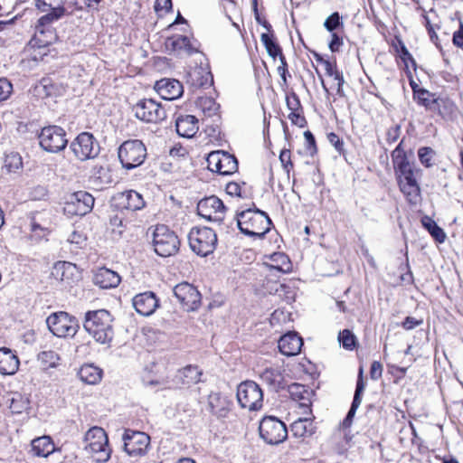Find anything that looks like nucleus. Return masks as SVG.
<instances>
[{"mask_svg": "<svg viewBox=\"0 0 463 463\" xmlns=\"http://www.w3.org/2000/svg\"><path fill=\"white\" fill-rule=\"evenodd\" d=\"M279 160L284 167V169L288 174L290 169L293 167V164L291 162V153L289 150L284 149L281 151L279 155Z\"/></svg>", "mask_w": 463, "mask_h": 463, "instance_id": "4d7b16f0", "label": "nucleus"}, {"mask_svg": "<svg viewBox=\"0 0 463 463\" xmlns=\"http://www.w3.org/2000/svg\"><path fill=\"white\" fill-rule=\"evenodd\" d=\"M422 319H416L412 317H407L402 322V326L405 330H412L413 328L422 325Z\"/></svg>", "mask_w": 463, "mask_h": 463, "instance_id": "052dcab7", "label": "nucleus"}, {"mask_svg": "<svg viewBox=\"0 0 463 463\" xmlns=\"http://www.w3.org/2000/svg\"><path fill=\"white\" fill-rule=\"evenodd\" d=\"M116 200L120 208L129 211H137L145 206L142 195L133 190L119 194Z\"/></svg>", "mask_w": 463, "mask_h": 463, "instance_id": "a878e982", "label": "nucleus"}, {"mask_svg": "<svg viewBox=\"0 0 463 463\" xmlns=\"http://www.w3.org/2000/svg\"><path fill=\"white\" fill-rule=\"evenodd\" d=\"M152 242L156 253L161 257H169L179 250L178 237L165 225H156L152 233Z\"/></svg>", "mask_w": 463, "mask_h": 463, "instance_id": "423d86ee", "label": "nucleus"}, {"mask_svg": "<svg viewBox=\"0 0 463 463\" xmlns=\"http://www.w3.org/2000/svg\"><path fill=\"white\" fill-rule=\"evenodd\" d=\"M12 91V83L6 79H0V101L7 99Z\"/></svg>", "mask_w": 463, "mask_h": 463, "instance_id": "864d4df0", "label": "nucleus"}, {"mask_svg": "<svg viewBox=\"0 0 463 463\" xmlns=\"http://www.w3.org/2000/svg\"><path fill=\"white\" fill-rule=\"evenodd\" d=\"M112 321V316L105 309L89 311L83 326L97 342L106 344L113 337Z\"/></svg>", "mask_w": 463, "mask_h": 463, "instance_id": "7ed1b4c3", "label": "nucleus"}, {"mask_svg": "<svg viewBox=\"0 0 463 463\" xmlns=\"http://www.w3.org/2000/svg\"><path fill=\"white\" fill-rule=\"evenodd\" d=\"M36 7L45 13L38 19L35 33L44 34L48 33L49 39L44 40V43H51L55 39V34L49 29L50 25L63 17L64 15H72L71 0H36Z\"/></svg>", "mask_w": 463, "mask_h": 463, "instance_id": "f03ea898", "label": "nucleus"}, {"mask_svg": "<svg viewBox=\"0 0 463 463\" xmlns=\"http://www.w3.org/2000/svg\"><path fill=\"white\" fill-rule=\"evenodd\" d=\"M118 159L125 169L141 165L146 157V148L138 139L127 140L118 147Z\"/></svg>", "mask_w": 463, "mask_h": 463, "instance_id": "0eeeda50", "label": "nucleus"}, {"mask_svg": "<svg viewBox=\"0 0 463 463\" xmlns=\"http://www.w3.org/2000/svg\"><path fill=\"white\" fill-rule=\"evenodd\" d=\"M436 152L430 146H422L418 149V157L420 164L426 168H430L434 165V158Z\"/></svg>", "mask_w": 463, "mask_h": 463, "instance_id": "a18cd8bd", "label": "nucleus"}, {"mask_svg": "<svg viewBox=\"0 0 463 463\" xmlns=\"http://www.w3.org/2000/svg\"><path fill=\"white\" fill-rule=\"evenodd\" d=\"M302 345V338L297 333H288L279 338L278 347L284 355L293 356L300 352Z\"/></svg>", "mask_w": 463, "mask_h": 463, "instance_id": "5701e85b", "label": "nucleus"}, {"mask_svg": "<svg viewBox=\"0 0 463 463\" xmlns=\"http://www.w3.org/2000/svg\"><path fill=\"white\" fill-rule=\"evenodd\" d=\"M421 222L424 228L438 242H444L446 239L444 231L439 226H438V224L431 218L425 216L422 218Z\"/></svg>", "mask_w": 463, "mask_h": 463, "instance_id": "58836bf2", "label": "nucleus"}, {"mask_svg": "<svg viewBox=\"0 0 463 463\" xmlns=\"http://www.w3.org/2000/svg\"><path fill=\"white\" fill-rule=\"evenodd\" d=\"M49 330L57 337L73 336L78 329V321L66 312H57L46 319Z\"/></svg>", "mask_w": 463, "mask_h": 463, "instance_id": "9b49d317", "label": "nucleus"}, {"mask_svg": "<svg viewBox=\"0 0 463 463\" xmlns=\"http://www.w3.org/2000/svg\"><path fill=\"white\" fill-rule=\"evenodd\" d=\"M279 59H280L281 64L278 67V72L280 75L281 79L283 80V82L286 83L287 82V79H286L287 61L283 55H280Z\"/></svg>", "mask_w": 463, "mask_h": 463, "instance_id": "774afa93", "label": "nucleus"}, {"mask_svg": "<svg viewBox=\"0 0 463 463\" xmlns=\"http://www.w3.org/2000/svg\"><path fill=\"white\" fill-rule=\"evenodd\" d=\"M343 39L339 37L335 33H333L328 47L332 52H338L343 46Z\"/></svg>", "mask_w": 463, "mask_h": 463, "instance_id": "bf43d9fd", "label": "nucleus"}, {"mask_svg": "<svg viewBox=\"0 0 463 463\" xmlns=\"http://www.w3.org/2000/svg\"><path fill=\"white\" fill-rule=\"evenodd\" d=\"M123 440L125 451L131 457L144 456L150 445V437L141 431L127 430Z\"/></svg>", "mask_w": 463, "mask_h": 463, "instance_id": "6ab92c4d", "label": "nucleus"}, {"mask_svg": "<svg viewBox=\"0 0 463 463\" xmlns=\"http://www.w3.org/2000/svg\"><path fill=\"white\" fill-rule=\"evenodd\" d=\"M9 408L13 413H21L28 407V400L22 394L15 392L8 399Z\"/></svg>", "mask_w": 463, "mask_h": 463, "instance_id": "c03bdc74", "label": "nucleus"}, {"mask_svg": "<svg viewBox=\"0 0 463 463\" xmlns=\"http://www.w3.org/2000/svg\"><path fill=\"white\" fill-rule=\"evenodd\" d=\"M189 80L195 87L204 88L213 84V79L207 67H194L188 73Z\"/></svg>", "mask_w": 463, "mask_h": 463, "instance_id": "7c9ffc66", "label": "nucleus"}, {"mask_svg": "<svg viewBox=\"0 0 463 463\" xmlns=\"http://www.w3.org/2000/svg\"><path fill=\"white\" fill-rule=\"evenodd\" d=\"M23 166L22 157L19 154L11 153L5 158L4 167L9 173H16Z\"/></svg>", "mask_w": 463, "mask_h": 463, "instance_id": "49530a36", "label": "nucleus"}, {"mask_svg": "<svg viewBox=\"0 0 463 463\" xmlns=\"http://www.w3.org/2000/svg\"><path fill=\"white\" fill-rule=\"evenodd\" d=\"M172 8L171 0H156L155 10L156 12H168Z\"/></svg>", "mask_w": 463, "mask_h": 463, "instance_id": "0e129e2a", "label": "nucleus"}, {"mask_svg": "<svg viewBox=\"0 0 463 463\" xmlns=\"http://www.w3.org/2000/svg\"><path fill=\"white\" fill-rule=\"evenodd\" d=\"M20 361L18 356L7 347L0 348V373L3 375H13L19 369Z\"/></svg>", "mask_w": 463, "mask_h": 463, "instance_id": "b1692460", "label": "nucleus"}, {"mask_svg": "<svg viewBox=\"0 0 463 463\" xmlns=\"http://www.w3.org/2000/svg\"><path fill=\"white\" fill-rule=\"evenodd\" d=\"M93 205L94 198L90 194L85 191H78L69 195L63 210L70 216H82L90 213Z\"/></svg>", "mask_w": 463, "mask_h": 463, "instance_id": "f3484780", "label": "nucleus"}, {"mask_svg": "<svg viewBox=\"0 0 463 463\" xmlns=\"http://www.w3.org/2000/svg\"><path fill=\"white\" fill-rule=\"evenodd\" d=\"M84 450L98 463L110 458L111 449L105 430L100 427L90 428L84 436Z\"/></svg>", "mask_w": 463, "mask_h": 463, "instance_id": "39448f33", "label": "nucleus"}, {"mask_svg": "<svg viewBox=\"0 0 463 463\" xmlns=\"http://www.w3.org/2000/svg\"><path fill=\"white\" fill-rule=\"evenodd\" d=\"M453 43L458 47L463 48V24H460L458 31L454 33Z\"/></svg>", "mask_w": 463, "mask_h": 463, "instance_id": "69168bd1", "label": "nucleus"}, {"mask_svg": "<svg viewBox=\"0 0 463 463\" xmlns=\"http://www.w3.org/2000/svg\"><path fill=\"white\" fill-rule=\"evenodd\" d=\"M76 271V265L71 262H58L54 266L53 274L59 277L61 281H69L71 276Z\"/></svg>", "mask_w": 463, "mask_h": 463, "instance_id": "ea45409f", "label": "nucleus"}, {"mask_svg": "<svg viewBox=\"0 0 463 463\" xmlns=\"http://www.w3.org/2000/svg\"><path fill=\"white\" fill-rule=\"evenodd\" d=\"M237 400L242 408L258 411L262 407L263 393L256 383L246 381L237 388Z\"/></svg>", "mask_w": 463, "mask_h": 463, "instance_id": "9d476101", "label": "nucleus"}, {"mask_svg": "<svg viewBox=\"0 0 463 463\" xmlns=\"http://www.w3.org/2000/svg\"><path fill=\"white\" fill-rule=\"evenodd\" d=\"M341 24V17L337 12L330 14L324 22V27L330 33H333Z\"/></svg>", "mask_w": 463, "mask_h": 463, "instance_id": "3c124183", "label": "nucleus"}, {"mask_svg": "<svg viewBox=\"0 0 463 463\" xmlns=\"http://www.w3.org/2000/svg\"><path fill=\"white\" fill-rule=\"evenodd\" d=\"M67 241L76 246V248L82 249L87 245V235L83 229L80 226L74 227L73 230L67 237Z\"/></svg>", "mask_w": 463, "mask_h": 463, "instance_id": "37998d69", "label": "nucleus"}, {"mask_svg": "<svg viewBox=\"0 0 463 463\" xmlns=\"http://www.w3.org/2000/svg\"><path fill=\"white\" fill-rule=\"evenodd\" d=\"M265 265L270 270H277L281 273H288L292 269V264L288 257L282 252H275L269 257Z\"/></svg>", "mask_w": 463, "mask_h": 463, "instance_id": "2f4dec72", "label": "nucleus"}, {"mask_svg": "<svg viewBox=\"0 0 463 463\" xmlns=\"http://www.w3.org/2000/svg\"><path fill=\"white\" fill-rule=\"evenodd\" d=\"M55 450L54 443L51 437L42 436L35 438L31 442L30 452L33 457L46 458Z\"/></svg>", "mask_w": 463, "mask_h": 463, "instance_id": "c756f323", "label": "nucleus"}, {"mask_svg": "<svg viewBox=\"0 0 463 463\" xmlns=\"http://www.w3.org/2000/svg\"><path fill=\"white\" fill-rule=\"evenodd\" d=\"M260 39L269 56L275 58L283 55L280 47L273 41L271 35L262 33Z\"/></svg>", "mask_w": 463, "mask_h": 463, "instance_id": "de8ad7c7", "label": "nucleus"}, {"mask_svg": "<svg viewBox=\"0 0 463 463\" xmlns=\"http://www.w3.org/2000/svg\"><path fill=\"white\" fill-rule=\"evenodd\" d=\"M93 283L101 288H112L120 283V277L109 269L99 268L93 275Z\"/></svg>", "mask_w": 463, "mask_h": 463, "instance_id": "393cba45", "label": "nucleus"}, {"mask_svg": "<svg viewBox=\"0 0 463 463\" xmlns=\"http://www.w3.org/2000/svg\"><path fill=\"white\" fill-rule=\"evenodd\" d=\"M38 138L41 147L50 153L61 151L68 143L64 129L58 126L43 128Z\"/></svg>", "mask_w": 463, "mask_h": 463, "instance_id": "f8f14e48", "label": "nucleus"}, {"mask_svg": "<svg viewBox=\"0 0 463 463\" xmlns=\"http://www.w3.org/2000/svg\"><path fill=\"white\" fill-rule=\"evenodd\" d=\"M133 307L138 314L147 317L156 311L158 307V300L155 293L146 291L133 298Z\"/></svg>", "mask_w": 463, "mask_h": 463, "instance_id": "4be33fe9", "label": "nucleus"}, {"mask_svg": "<svg viewBox=\"0 0 463 463\" xmlns=\"http://www.w3.org/2000/svg\"><path fill=\"white\" fill-rule=\"evenodd\" d=\"M327 139L339 154L344 153V142L335 133L327 134Z\"/></svg>", "mask_w": 463, "mask_h": 463, "instance_id": "6e6d98bb", "label": "nucleus"}, {"mask_svg": "<svg viewBox=\"0 0 463 463\" xmlns=\"http://www.w3.org/2000/svg\"><path fill=\"white\" fill-rule=\"evenodd\" d=\"M226 193L232 196H241V186L235 182H230L226 185Z\"/></svg>", "mask_w": 463, "mask_h": 463, "instance_id": "e2e57ef3", "label": "nucleus"}, {"mask_svg": "<svg viewBox=\"0 0 463 463\" xmlns=\"http://www.w3.org/2000/svg\"><path fill=\"white\" fill-rule=\"evenodd\" d=\"M211 411L218 418H225L230 411L231 402L219 392H212L208 398Z\"/></svg>", "mask_w": 463, "mask_h": 463, "instance_id": "cd10ccee", "label": "nucleus"}, {"mask_svg": "<svg viewBox=\"0 0 463 463\" xmlns=\"http://www.w3.org/2000/svg\"><path fill=\"white\" fill-rule=\"evenodd\" d=\"M288 392L292 399L301 401L306 399V395L308 394L305 386L298 383H294L288 387Z\"/></svg>", "mask_w": 463, "mask_h": 463, "instance_id": "603ef678", "label": "nucleus"}, {"mask_svg": "<svg viewBox=\"0 0 463 463\" xmlns=\"http://www.w3.org/2000/svg\"><path fill=\"white\" fill-rule=\"evenodd\" d=\"M237 225L242 233L262 238L270 230L271 220L265 212L250 208L237 214Z\"/></svg>", "mask_w": 463, "mask_h": 463, "instance_id": "20e7f679", "label": "nucleus"}, {"mask_svg": "<svg viewBox=\"0 0 463 463\" xmlns=\"http://www.w3.org/2000/svg\"><path fill=\"white\" fill-rule=\"evenodd\" d=\"M383 374V365L380 362H373L370 369V376L373 380H378Z\"/></svg>", "mask_w": 463, "mask_h": 463, "instance_id": "680f3d73", "label": "nucleus"}, {"mask_svg": "<svg viewBox=\"0 0 463 463\" xmlns=\"http://www.w3.org/2000/svg\"><path fill=\"white\" fill-rule=\"evenodd\" d=\"M202 371L197 366L187 365L178 372L177 377L184 385L190 386L200 382Z\"/></svg>", "mask_w": 463, "mask_h": 463, "instance_id": "c9c22d12", "label": "nucleus"}, {"mask_svg": "<svg viewBox=\"0 0 463 463\" xmlns=\"http://www.w3.org/2000/svg\"><path fill=\"white\" fill-rule=\"evenodd\" d=\"M286 102H287V107L289 109V111H297V110H300V109H301V104H300L299 99L295 93H292L291 95L287 96Z\"/></svg>", "mask_w": 463, "mask_h": 463, "instance_id": "13d9d810", "label": "nucleus"}, {"mask_svg": "<svg viewBox=\"0 0 463 463\" xmlns=\"http://www.w3.org/2000/svg\"><path fill=\"white\" fill-rule=\"evenodd\" d=\"M188 241L194 252L205 257L214 250L217 235L211 228H193L188 234Z\"/></svg>", "mask_w": 463, "mask_h": 463, "instance_id": "6e6552de", "label": "nucleus"}, {"mask_svg": "<svg viewBox=\"0 0 463 463\" xmlns=\"http://www.w3.org/2000/svg\"><path fill=\"white\" fill-rule=\"evenodd\" d=\"M71 1L72 14H74L76 11H81L84 8H88L90 10H97L98 5L100 2V0H71Z\"/></svg>", "mask_w": 463, "mask_h": 463, "instance_id": "09e8293b", "label": "nucleus"}, {"mask_svg": "<svg viewBox=\"0 0 463 463\" xmlns=\"http://www.w3.org/2000/svg\"><path fill=\"white\" fill-rule=\"evenodd\" d=\"M173 291L184 310L187 312L194 311L201 306V294L194 285L183 282L177 284Z\"/></svg>", "mask_w": 463, "mask_h": 463, "instance_id": "dca6fc26", "label": "nucleus"}, {"mask_svg": "<svg viewBox=\"0 0 463 463\" xmlns=\"http://www.w3.org/2000/svg\"><path fill=\"white\" fill-rule=\"evenodd\" d=\"M259 431L261 439L268 444L282 443L288 437L286 424L274 416H266L260 422Z\"/></svg>", "mask_w": 463, "mask_h": 463, "instance_id": "1a4fd4ad", "label": "nucleus"}, {"mask_svg": "<svg viewBox=\"0 0 463 463\" xmlns=\"http://www.w3.org/2000/svg\"><path fill=\"white\" fill-rule=\"evenodd\" d=\"M197 107L206 117H213L216 115L219 110V104L210 97L200 98L197 101Z\"/></svg>", "mask_w": 463, "mask_h": 463, "instance_id": "79ce46f5", "label": "nucleus"}, {"mask_svg": "<svg viewBox=\"0 0 463 463\" xmlns=\"http://www.w3.org/2000/svg\"><path fill=\"white\" fill-rule=\"evenodd\" d=\"M261 380L270 388L278 391L284 387L283 376L280 372L274 368H266L260 374Z\"/></svg>", "mask_w": 463, "mask_h": 463, "instance_id": "e433bc0d", "label": "nucleus"}, {"mask_svg": "<svg viewBox=\"0 0 463 463\" xmlns=\"http://www.w3.org/2000/svg\"><path fill=\"white\" fill-rule=\"evenodd\" d=\"M197 213L206 221L220 225L225 217L226 208L221 199L212 195L199 201Z\"/></svg>", "mask_w": 463, "mask_h": 463, "instance_id": "4468645a", "label": "nucleus"}, {"mask_svg": "<svg viewBox=\"0 0 463 463\" xmlns=\"http://www.w3.org/2000/svg\"><path fill=\"white\" fill-rule=\"evenodd\" d=\"M175 128L179 136L186 138L193 137L199 129L198 119L193 115L180 116L175 121Z\"/></svg>", "mask_w": 463, "mask_h": 463, "instance_id": "bb28decb", "label": "nucleus"}, {"mask_svg": "<svg viewBox=\"0 0 463 463\" xmlns=\"http://www.w3.org/2000/svg\"><path fill=\"white\" fill-rule=\"evenodd\" d=\"M291 432L297 438L310 437L315 433L316 427L313 420L307 418H300L295 420L291 426Z\"/></svg>", "mask_w": 463, "mask_h": 463, "instance_id": "72a5a7b5", "label": "nucleus"}, {"mask_svg": "<svg viewBox=\"0 0 463 463\" xmlns=\"http://www.w3.org/2000/svg\"><path fill=\"white\" fill-rule=\"evenodd\" d=\"M207 167L210 171L222 175L234 174L238 170V162L234 156L224 151H213L207 158Z\"/></svg>", "mask_w": 463, "mask_h": 463, "instance_id": "2eb2a0df", "label": "nucleus"}, {"mask_svg": "<svg viewBox=\"0 0 463 463\" xmlns=\"http://www.w3.org/2000/svg\"><path fill=\"white\" fill-rule=\"evenodd\" d=\"M392 159L400 191L410 203H416L420 198L418 177L421 170L408 160L402 143L392 152Z\"/></svg>", "mask_w": 463, "mask_h": 463, "instance_id": "f257e3e1", "label": "nucleus"}, {"mask_svg": "<svg viewBox=\"0 0 463 463\" xmlns=\"http://www.w3.org/2000/svg\"><path fill=\"white\" fill-rule=\"evenodd\" d=\"M155 90L158 95L166 100L176 99L183 94V85L180 81L174 79H162L157 80Z\"/></svg>", "mask_w": 463, "mask_h": 463, "instance_id": "412c9836", "label": "nucleus"}, {"mask_svg": "<svg viewBox=\"0 0 463 463\" xmlns=\"http://www.w3.org/2000/svg\"><path fill=\"white\" fill-rule=\"evenodd\" d=\"M110 224L113 227L112 228L113 232H117L118 235L122 234V230L118 229L123 224V221L121 218H119L118 216L111 218Z\"/></svg>", "mask_w": 463, "mask_h": 463, "instance_id": "338daca9", "label": "nucleus"}, {"mask_svg": "<svg viewBox=\"0 0 463 463\" xmlns=\"http://www.w3.org/2000/svg\"><path fill=\"white\" fill-rule=\"evenodd\" d=\"M338 340L345 349L352 350L355 346V336L348 329L339 333Z\"/></svg>", "mask_w": 463, "mask_h": 463, "instance_id": "8fccbe9b", "label": "nucleus"}, {"mask_svg": "<svg viewBox=\"0 0 463 463\" xmlns=\"http://www.w3.org/2000/svg\"><path fill=\"white\" fill-rule=\"evenodd\" d=\"M61 90V88L53 84L51 79L43 78L34 86L33 94L40 99H44L60 95Z\"/></svg>", "mask_w": 463, "mask_h": 463, "instance_id": "473e14b6", "label": "nucleus"}, {"mask_svg": "<svg viewBox=\"0 0 463 463\" xmlns=\"http://www.w3.org/2000/svg\"><path fill=\"white\" fill-rule=\"evenodd\" d=\"M317 61H319L324 66L326 73L328 76L333 77L334 80L337 81L336 90L339 95H342V87L344 85L345 80L343 75L337 71L336 65L328 60H324L322 57L318 55H317Z\"/></svg>", "mask_w": 463, "mask_h": 463, "instance_id": "4c0bfd02", "label": "nucleus"}, {"mask_svg": "<svg viewBox=\"0 0 463 463\" xmlns=\"http://www.w3.org/2000/svg\"><path fill=\"white\" fill-rule=\"evenodd\" d=\"M413 97L417 102L425 107L426 109L438 112L439 115L451 112V101L449 99L436 97L435 94L427 90L413 89Z\"/></svg>", "mask_w": 463, "mask_h": 463, "instance_id": "a211bd4d", "label": "nucleus"}, {"mask_svg": "<svg viewBox=\"0 0 463 463\" xmlns=\"http://www.w3.org/2000/svg\"><path fill=\"white\" fill-rule=\"evenodd\" d=\"M78 375L88 384H97L102 377V371L93 364H84L80 367Z\"/></svg>", "mask_w": 463, "mask_h": 463, "instance_id": "f704fd0d", "label": "nucleus"}, {"mask_svg": "<svg viewBox=\"0 0 463 463\" xmlns=\"http://www.w3.org/2000/svg\"><path fill=\"white\" fill-rule=\"evenodd\" d=\"M38 361L43 369L54 368L58 365L60 356L55 351H43L38 354Z\"/></svg>", "mask_w": 463, "mask_h": 463, "instance_id": "a19ab883", "label": "nucleus"}, {"mask_svg": "<svg viewBox=\"0 0 463 463\" xmlns=\"http://www.w3.org/2000/svg\"><path fill=\"white\" fill-rule=\"evenodd\" d=\"M70 148L80 161L95 158L99 153V145L93 135L82 132L71 143Z\"/></svg>", "mask_w": 463, "mask_h": 463, "instance_id": "ddd939ff", "label": "nucleus"}, {"mask_svg": "<svg viewBox=\"0 0 463 463\" xmlns=\"http://www.w3.org/2000/svg\"><path fill=\"white\" fill-rule=\"evenodd\" d=\"M136 117L147 123H157L165 118V110L152 99H145L134 107Z\"/></svg>", "mask_w": 463, "mask_h": 463, "instance_id": "aec40b11", "label": "nucleus"}, {"mask_svg": "<svg viewBox=\"0 0 463 463\" xmlns=\"http://www.w3.org/2000/svg\"><path fill=\"white\" fill-rule=\"evenodd\" d=\"M288 118L291 121V123L296 126L302 128L306 124V119L302 115V108L300 109V110L290 111Z\"/></svg>", "mask_w": 463, "mask_h": 463, "instance_id": "5fc2aeb1", "label": "nucleus"}, {"mask_svg": "<svg viewBox=\"0 0 463 463\" xmlns=\"http://www.w3.org/2000/svg\"><path fill=\"white\" fill-rule=\"evenodd\" d=\"M165 47L171 52L177 53H193L196 48L193 46L190 39L184 35H174L165 41Z\"/></svg>", "mask_w": 463, "mask_h": 463, "instance_id": "c85d7f7f", "label": "nucleus"}]
</instances>
